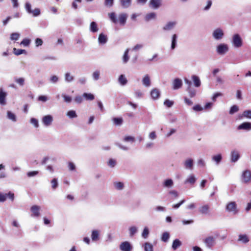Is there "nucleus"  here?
<instances>
[{
    "label": "nucleus",
    "mask_w": 251,
    "mask_h": 251,
    "mask_svg": "<svg viewBox=\"0 0 251 251\" xmlns=\"http://www.w3.org/2000/svg\"><path fill=\"white\" fill-rule=\"evenodd\" d=\"M109 17L112 22L116 23L117 22L115 13L114 12H111L108 14Z\"/></svg>",
    "instance_id": "obj_52"
},
{
    "label": "nucleus",
    "mask_w": 251,
    "mask_h": 251,
    "mask_svg": "<svg viewBox=\"0 0 251 251\" xmlns=\"http://www.w3.org/2000/svg\"><path fill=\"white\" fill-rule=\"evenodd\" d=\"M90 31L93 33H95L98 31L99 27L97 24L95 22H92L90 23Z\"/></svg>",
    "instance_id": "obj_30"
},
{
    "label": "nucleus",
    "mask_w": 251,
    "mask_h": 251,
    "mask_svg": "<svg viewBox=\"0 0 251 251\" xmlns=\"http://www.w3.org/2000/svg\"><path fill=\"white\" fill-rule=\"evenodd\" d=\"M30 43V40L28 39H24L21 42V45H22L24 46H28Z\"/></svg>",
    "instance_id": "obj_61"
},
{
    "label": "nucleus",
    "mask_w": 251,
    "mask_h": 251,
    "mask_svg": "<svg viewBox=\"0 0 251 251\" xmlns=\"http://www.w3.org/2000/svg\"><path fill=\"white\" fill-rule=\"evenodd\" d=\"M241 180L242 183H249L251 182V172L247 170L243 172Z\"/></svg>",
    "instance_id": "obj_6"
},
{
    "label": "nucleus",
    "mask_w": 251,
    "mask_h": 251,
    "mask_svg": "<svg viewBox=\"0 0 251 251\" xmlns=\"http://www.w3.org/2000/svg\"><path fill=\"white\" fill-rule=\"evenodd\" d=\"M129 51V49H126L125 51V52L122 57V62L123 64H126L129 59V56L128 55Z\"/></svg>",
    "instance_id": "obj_28"
},
{
    "label": "nucleus",
    "mask_w": 251,
    "mask_h": 251,
    "mask_svg": "<svg viewBox=\"0 0 251 251\" xmlns=\"http://www.w3.org/2000/svg\"><path fill=\"white\" fill-rule=\"evenodd\" d=\"M127 18V15L126 14L122 13L119 15V21L120 24L122 25H124L126 23V21Z\"/></svg>",
    "instance_id": "obj_24"
},
{
    "label": "nucleus",
    "mask_w": 251,
    "mask_h": 251,
    "mask_svg": "<svg viewBox=\"0 0 251 251\" xmlns=\"http://www.w3.org/2000/svg\"><path fill=\"white\" fill-rule=\"evenodd\" d=\"M230 157L231 161L236 162L240 158L239 152L236 150H232L230 153Z\"/></svg>",
    "instance_id": "obj_14"
},
{
    "label": "nucleus",
    "mask_w": 251,
    "mask_h": 251,
    "mask_svg": "<svg viewBox=\"0 0 251 251\" xmlns=\"http://www.w3.org/2000/svg\"><path fill=\"white\" fill-rule=\"evenodd\" d=\"M15 81L19 84L20 86H23L25 83V79L23 77H15L14 78Z\"/></svg>",
    "instance_id": "obj_50"
},
{
    "label": "nucleus",
    "mask_w": 251,
    "mask_h": 251,
    "mask_svg": "<svg viewBox=\"0 0 251 251\" xmlns=\"http://www.w3.org/2000/svg\"><path fill=\"white\" fill-rule=\"evenodd\" d=\"M200 213L203 215H208L210 214V206L209 204H204L199 208Z\"/></svg>",
    "instance_id": "obj_10"
},
{
    "label": "nucleus",
    "mask_w": 251,
    "mask_h": 251,
    "mask_svg": "<svg viewBox=\"0 0 251 251\" xmlns=\"http://www.w3.org/2000/svg\"><path fill=\"white\" fill-rule=\"evenodd\" d=\"M142 84L146 87H149L151 85V78L149 75L147 74L144 75L142 78Z\"/></svg>",
    "instance_id": "obj_18"
},
{
    "label": "nucleus",
    "mask_w": 251,
    "mask_h": 251,
    "mask_svg": "<svg viewBox=\"0 0 251 251\" xmlns=\"http://www.w3.org/2000/svg\"><path fill=\"white\" fill-rule=\"evenodd\" d=\"M164 104L168 107H171L174 104V101L169 100H166L164 101Z\"/></svg>",
    "instance_id": "obj_60"
},
{
    "label": "nucleus",
    "mask_w": 251,
    "mask_h": 251,
    "mask_svg": "<svg viewBox=\"0 0 251 251\" xmlns=\"http://www.w3.org/2000/svg\"><path fill=\"white\" fill-rule=\"evenodd\" d=\"M229 50L228 46L227 44L225 43H221L219 44L216 49L217 53L221 55H225L226 53Z\"/></svg>",
    "instance_id": "obj_3"
},
{
    "label": "nucleus",
    "mask_w": 251,
    "mask_h": 251,
    "mask_svg": "<svg viewBox=\"0 0 251 251\" xmlns=\"http://www.w3.org/2000/svg\"><path fill=\"white\" fill-rule=\"evenodd\" d=\"M151 96L153 100H157L160 96V92L158 89L153 88L151 91Z\"/></svg>",
    "instance_id": "obj_19"
},
{
    "label": "nucleus",
    "mask_w": 251,
    "mask_h": 251,
    "mask_svg": "<svg viewBox=\"0 0 251 251\" xmlns=\"http://www.w3.org/2000/svg\"><path fill=\"white\" fill-rule=\"evenodd\" d=\"M59 78L56 75H52L50 78V81L52 83H55L58 82Z\"/></svg>",
    "instance_id": "obj_63"
},
{
    "label": "nucleus",
    "mask_w": 251,
    "mask_h": 251,
    "mask_svg": "<svg viewBox=\"0 0 251 251\" xmlns=\"http://www.w3.org/2000/svg\"><path fill=\"white\" fill-rule=\"evenodd\" d=\"M174 186V181L172 179H165L163 183V186L167 188H171Z\"/></svg>",
    "instance_id": "obj_25"
},
{
    "label": "nucleus",
    "mask_w": 251,
    "mask_h": 251,
    "mask_svg": "<svg viewBox=\"0 0 251 251\" xmlns=\"http://www.w3.org/2000/svg\"><path fill=\"white\" fill-rule=\"evenodd\" d=\"M197 164L199 167H204L205 166V162L203 159L200 158L198 160Z\"/></svg>",
    "instance_id": "obj_58"
},
{
    "label": "nucleus",
    "mask_w": 251,
    "mask_h": 251,
    "mask_svg": "<svg viewBox=\"0 0 251 251\" xmlns=\"http://www.w3.org/2000/svg\"><path fill=\"white\" fill-rule=\"evenodd\" d=\"M212 36L215 40L220 41L224 36V30L221 28H217L213 31Z\"/></svg>",
    "instance_id": "obj_5"
},
{
    "label": "nucleus",
    "mask_w": 251,
    "mask_h": 251,
    "mask_svg": "<svg viewBox=\"0 0 251 251\" xmlns=\"http://www.w3.org/2000/svg\"><path fill=\"white\" fill-rule=\"evenodd\" d=\"M30 123L32 124L36 128L38 127L39 126L38 120L34 118H32L30 119Z\"/></svg>",
    "instance_id": "obj_55"
},
{
    "label": "nucleus",
    "mask_w": 251,
    "mask_h": 251,
    "mask_svg": "<svg viewBox=\"0 0 251 251\" xmlns=\"http://www.w3.org/2000/svg\"><path fill=\"white\" fill-rule=\"evenodd\" d=\"M100 72L97 70L92 74V77L94 80H98L100 78Z\"/></svg>",
    "instance_id": "obj_51"
},
{
    "label": "nucleus",
    "mask_w": 251,
    "mask_h": 251,
    "mask_svg": "<svg viewBox=\"0 0 251 251\" xmlns=\"http://www.w3.org/2000/svg\"><path fill=\"white\" fill-rule=\"evenodd\" d=\"M121 5L123 8L129 7L131 3V0H120Z\"/></svg>",
    "instance_id": "obj_37"
},
{
    "label": "nucleus",
    "mask_w": 251,
    "mask_h": 251,
    "mask_svg": "<svg viewBox=\"0 0 251 251\" xmlns=\"http://www.w3.org/2000/svg\"><path fill=\"white\" fill-rule=\"evenodd\" d=\"M30 210L32 212L31 216L33 217H38L40 215V207L39 206L34 205L31 207Z\"/></svg>",
    "instance_id": "obj_12"
},
{
    "label": "nucleus",
    "mask_w": 251,
    "mask_h": 251,
    "mask_svg": "<svg viewBox=\"0 0 251 251\" xmlns=\"http://www.w3.org/2000/svg\"><path fill=\"white\" fill-rule=\"evenodd\" d=\"M6 96V93L4 92L1 88L0 89V104L1 105H5V97Z\"/></svg>",
    "instance_id": "obj_26"
},
{
    "label": "nucleus",
    "mask_w": 251,
    "mask_h": 251,
    "mask_svg": "<svg viewBox=\"0 0 251 251\" xmlns=\"http://www.w3.org/2000/svg\"><path fill=\"white\" fill-rule=\"evenodd\" d=\"M182 86V81L179 78H176L173 82V88L174 90H177L180 88Z\"/></svg>",
    "instance_id": "obj_17"
},
{
    "label": "nucleus",
    "mask_w": 251,
    "mask_h": 251,
    "mask_svg": "<svg viewBox=\"0 0 251 251\" xmlns=\"http://www.w3.org/2000/svg\"><path fill=\"white\" fill-rule=\"evenodd\" d=\"M240 119H242L243 117L246 118L251 119V110H245L243 112L242 114L239 116Z\"/></svg>",
    "instance_id": "obj_39"
},
{
    "label": "nucleus",
    "mask_w": 251,
    "mask_h": 251,
    "mask_svg": "<svg viewBox=\"0 0 251 251\" xmlns=\"http://www.w3.org/2000/svg\"><path fill=\"white\" fill-rule=\"evenodd\" d=\"M239 110V107L236 105L232 106L230 109L229 113L231 115L238 112Z\"/></svg>",
    "instance_id": "obj_49"
},
{
    "label": "nucleus",
    "mask_w": 251,
    "mask_h": 251,
    "mask_svg": "<svg viewBox=\"0 0 251 251\" xmlns=\"http://www.w3.org/2000/svg\"><path fill=\"white\" fill-rule=\"evenodd\" d=\"M51 187L52 189L55 190L58 186L57 179L55 178L52 179L51 181Z\"/></svg>",
    "instance_id": "obj_54"
},
{
    "label": "nucleus",
    "mask_w": 251,
    "mask_h": 251,
    "mask_svg": "<svg viewBox=\"0 0 251 251\" xmlns=\"http://www.w3.org/2000/svg\"><path fill=\"white\" fill-rule=\"evenodd\" d=\"M53 122V117L50 115L44 116L42 119L43 124L46 126H50Z\"/></svg>",
    "instance_id": "obj_9"
},
{
    "label": "nucleus",
    "mask_w": 251,
    "mask_h": 251,
    "mask_svg": "<svg viewBox=\"0 0 251 251\" xmlns=\"http://www.w3.org/2000/svg\"><path fill=\"white\" fill-rule=\"evenodd\" d=\"M149 229L148 227L146 226L144 228L143 232L142 233V236L144 239H147L149 235Z\"/></svg>",
    "instance_id": "obj_44"
},
{
    "label": "nucleus",
    "mask_w": 251,
    "mask_h": 251,
    "mask_svg": "<svg viewBox=\"0 0 251 251\" xmlns=\"http://www.w3.org/2000/svg\"><path fill=\"white\" fill-rule=\"evenodd\" d=\"M226 209L228 212H232L233 214H236L238 212L237 204L235 201L228 202L226 206Z\"/></svg>",
    "instance_id": "obj_7"
},
{
    "label": "nucleus",
    "mask_w": 251,
    "mask_h": 251,
    "mask_svg": "<svg viewBox=\"0 0 251 251\" xmlns=\"http://www.w3.org/2000/svg\"><path fill=\"white\" fill-rule=\"evenodd\" d=\"M196 181V178L193 174L189 175L185 179L184 183L185 184L189 183L190 184H194Z\"/></svg>",
    "instance_id": "obj_23"
},
{
    "label": "nucleus",
    "mask_w": 251,
    "mask_h": 251,
    "mask_svg": "<svg viewBox=\"0 0 251 251\" xmlns=\"http://www.w3.org/2000/svg\"><path fill=\"white\" fill-rule=\"evenodd\" d=\"M142 247L144 251H153V245L150 243L146 242L143 244Z\"/></svg>",
    "instance_id": "obj_32"
},
{
    "label": "nucleus",
    "mask_w": 251,
    "mask_h": 251,
    "mask_svg": "<svg viewBox=\"0 0 251 251\" xmlns=\"http://www.w3.org/2000/svg\"><path fill=\"white\" fill-rule=\"evenodd\" d=\"M222 158V154L218 153L213 155L211 157V160L216 165H218L221 162Z\"/></svg>",
    "instance_id": "obj_20"
},
{
    "label": "nucleus",
    "mask_w": 251,
    "mask_h": 251,
    "mask_svg": "<svg viewBox=\"0 0 251 251\" xmlns=\"http://www.w3.org/2000/svg\"><path fill=\"white\" fill-rule=\"evenodd\" d=\"M156 17V14L154 12H151L147 14L145 17V19L146 21L149 22L151 20L155 19Z\"/></svg>",
    "instance_id": "obj_35"
},
{
    "label": "nucleus",
    "mask_w": 251,
    "mask_h": 251,
    "mask_svg": "<svg viewBox=\"0 0 251 251\" xmlns=\"http://www.w3.org/2000/svg\"><path fill=\"white\" fill-rule=\"evenodd\" d=\"M183 166L185 169L192 170L194 168V160L191 158H188L183 161Z\"/></svg>",
    "instance_id": "obj_8"
},
{
    "label": "nucleus",
    "mask_w": 251,
    "mask_h": 251,
    "mask_svg": "<svg viewBox=\"0 0 251 251\" xmlns=\"http://www.w3.org/2000/svg\"><path fill=\"white\" fill-rule=\"evenodd\" d=\"M39 174V172L37 171H34L29 172L27 173V176L29 177L34 176Z\"/></svg>",
    "instance_id": "obj_62"
},
{
    "label": "nucleus",
    "mask_w": 251,
    "mask_h": 251,
    "mask_svg": "<svg viewBox=\"0 0 251 251\" xmlns=\"http://www.w3.org/2000/svg\"><path fill=\"white\" fill-rule=\"evenodd\" d=\"M107 164L110 167L113 168L116 164V161L113 159H110L107 163Z\"/></svg>",
    "instance_id": "obj_59"
},
{
    "label": "nucleus",
    "mask_w": 251,
    "mask_h": 251,
    "mask_svg": "<svg viewBox=\"0 0 251 251\" xmlns=\"http://www.w3.org/2000/svg\"><path fill=\"white\" fill-rule=\"evenodd\" d=\"M181 245V242L178 239H176L173 241L172 248L174 250H176Z\"/></svg>",
    "instance_id": "obj_40"
},
{
    "label": "nucleus",
    "mask_w": 251,
    "mask_h": 251,
    "mask_svg": "<svg viewBox=\"0 0 251 251\" xmlns=\"http://www.w3.org/2000/svg\"><path fill=\"white\" fill-rule=\"evenodd\" d=\"M20 37V34L18 33H13L11 34L10 39L11 40H17Z\"/></svg>",
    "instance_id": "obj_57"
},
{
    "label": "nucleus",
    "mask_w": 251,
    "mask_h": 251,
    "mask_svg": "<svg viewBox=\"0 0 251 251\" xmlns=\"http://www.w3.org/2000/svg\"><path fill=\"white\" fill-rule=\"evenodd\" d=\"M187 91L188 92L191 98L194 97L196 95V90L193 88H187Z\"/></svg>",
    "instance_id": "obj_43"
},
{
    "label": "nucleus",
    "mask_w": 251,
    "mask_h": 251,
    "mask_svg": "<svg viewBox=\"0 0 251 251\" xmlns=\"http://www.w3.org/2000/svg\"><path fill=\"white\" fill-rule=\"evenodd\" d=\"M113 185L114 188L118 190H122L124 188V184L122 182H115Z\"/></svg>",
    "instance_id": "obj_38"
},
{
    "label": "nucleus",
    "mask_w": 251,
    "mask_h": 251,
    "mask_svg": "<svg viewBox=\"0 0 251 251\" xmlns=\"http://www.w3.org/2000/svg\"><path fill=\"white\" fill-rule=\"evenodd\" d=\"M149 139L151 140H154L156 139L157 135L154 131L151 132L148 135Z\"/></svg>",
    "instance_id": "obj_53"
},
{
    "label": "nucleus",
    "mask_w": 251,
    "mask_h": 251,
    "mask_svg": "<svg viewBox=\"0 0 251 251\" xmlns=\"http://www.w3.org/2000/svg\"><path fill=\"white\" fill-rule=\"evenodd\" d=\"M177 36L176 34H174L172 36L171 46V48L172 50H174L176 46Z\"/></svg>",
    "instance_id": "obj_29"
},
{
    "label": "nucleus",
    "mask_w": 251,
    "mask_h": 251,
    "mask_svg": "<svg viewBox=\"0 0 251 251\" xmlns=\"http://www.w3.org/2000/svg\"><path fill=\"white\" fill-rule=\"evenodd\" d=\"M112 121L114 124L116 126H121L123 122L122 118H113Z\"/></svg>",
    "instance_id": "obj_42"
},
{
    "label": "nucleus",
    "mask_w": 251,
    "mask_h": 251,
    "mask_svg": "<svg viewBox=\"0 0 251 251\" xmlns=\"http://www.w3.org/2000/svg\"><path fill=\"white\" fill-rule=\"evenodd\" d=\"M108 41V38L107 35L103 33L100 34L98 37V42L100 45H104Z\"/></svg>",
    "instance_id": "obj_21"
},
{
    "label": "nucleus",
    "mask_w": 251,
    "mask_h": 251,
    "mask_svg": "<svg viewBox=\"0 0 251 251\" xmlns=\"http://www.w3.org/2000/svg\"><path fill=\"white\" fill-rule=\"evenodd\" d=\"M170 238V234L168 232H164L161 236V240L163 242H167Z\"/></svg>",
    "instance_id": "obj_45"
},
{
    "label": "nucleus",
    "mask_w": 251,
    "mask_h": 251,
    "mask_svg": "<svg viewBox=\"0 0 251 251\" xmlns=\"http://www.w3.org/2000/svg\"><path fill=\"white\" fill-rule=\"evenodd\" d=\"M250 241L249 236L245 234H241L238 236V241L241 242L244 244L248 243Z\"/></svg>",
    "instance_id": "obj_22"
},
{
    "label": "nucleus",
    "mask_w": 251,
    "mask_h": 251,
    "mask_svg": "<svg viewBox=\"0 0 251 251\" xmlns=\"http://www.w3.org/2000/svg\"><path fill=\"white\" fill-rule=\"evenodd\" d=\"M237 129L249 131L251 130V123L250 122H244L238 126Z\"/></svg>",
    "instance_id": "obj_15"
},
{
    "label": "nucleus",
    "mask_w": 251,
    "mask_h": 251,
    "mask_svg": "<svg viewBox=\"0 0 251 251\" xmlns=\"http://www.w3.org/2000/svg\"><path fill=\"white\" fill-rule=\"evenodd\" d=\"M113 4V0H105L104 5L107 7H111Z\"/></svg>",
    "instance_id": "obj_64"
},
{
    "label": "nucleus",
    "mask_w": 251,
    "mask_h": 251,
    "mask_svg": "<svg viewBox=\"0 0 251 251\" xmlns=\"http://www.w3.org/2000/svg\"><path fill=\"white\" fill-rule=\"evenodd\" d=\"M120 249L122 251H131L132 247L128 242L125 241L121 244Z\"/></svg>",
    "instance_id": "obj_13"
},
{
    "label": "nucleus",
    "mask_w": 251,
    "mask_h": 251,
    "mask_svg": "<svg viewBox=\"0 0 251 251\" xmlns=\"http://www.w3.org/2000/svg\"><path fill=\"white\" fill-rule=\"evenodd\" d=\"M203 242L207 248L211 249L216 245V237L213 236H208L203 239Z\"/></svg>",
    "instance_id": "obj_2"
},
{
    "label": "nucleus",
    "mask_w": 251,
    "mask_h": 251,
    "mask_svg": "<svg viewBox=\"0 0 251 251\" xmlns=\"http://www.w3.org/2000/svg\"><path fill=\"white\" fill-rule=\"evenodd\" d=\"M13 52L16 55H19L23 53H25L26 50L22 49H17L16 48L13 49Z\"/></svg>",
    "instance_id": "obj_46"
},
{
    "label": "nucleus",
    "mask_w": 251,
    "mask_h": 251,
    "mask_svg": "<svg viewBox=\"0 0 251 251\" xmlns=\"http://www.w3.org/2000/svg\"><path fill=\"white\" fill-rule=\"evenodd\" d=\"M7 118L13 122H16L17 121L16 115L10 111H8L7 112Z\"/></svg>",
    "instance_id": "obj_34"
},
{
    "label": "nucleus",
    "mask_w": 251,
    "mask_h": 251,
    "mask_svg": "<svg viewBox=\"0 0 251 251\" xmlns=\"http://www.w3.org/2000/svg\"><path fill=\"white\" fill-rule=\"evenodd\" d=\"M138 231V228L135 226H132L129 228V235L130 237H132L136 234Z\"/></svg>",
    "instance_id": "obj_41"
},
{
    "label": "nucleus",
    "mask_w": 251,
    "mask_h": 251,
    "mask_svg": "<svg viewBox=\"0 0 251 251\" xmlns=\"http://www.w3.org/2000/svg\"><path fill=\"white\" fill-rule=\"evenodd\" d=\"M66 115L71 119L76 118L77 117V114L75 111L72 110L69 111L67 113Z\"/></svg>",
    "instance_id": "obj_47"
},
{
    "label": "nucleus",
    "mask_w": 251,
    "mask_h": 251,
    "mask_svg": "<svg viewBox=\"0 0 251 251\" xmlns=\"http://www.w3.org/2000/svg\"><path fill=\"white\" fill-rule=\"evenodd\" d=\"M162 0H150L149 1V6L154 9L159 8L162 5Z\"/></svg>",
    "instance_id": "obj_11"
},
{
    "label": "nucleus",
    "mask_w": 251,
    "mask_h": 251,
    "mask_svg": "<svg viewBox=\"0 0 251 251\" xmlns=\"http://www.w3.org/2000/svg\"><path fill=\"white\" fill-rule=\"evenodd\" d=\"M124 141L125 142H129L133 143L135 141V138L134 137L130 136H127L125 137L124 138Z\"/></svg>",
    "instance_id": "obj_56"
},
{
    "label": "nucleus",
    "mask_w": 251,
    "mask_h": 251,
    "mask_svg": "<svg viewBox=\"0 0 251 251\" xmlns=\"http://www.w3.org/2000/svg\"><path fill=\"white\" fill-rule=\"evenodd\" d=\"M25 9L28 14L32 15L34 17H37L40 15V10L38 8H36L34 10L31 9V4L27 2L25 4Z\"/></svg>",
    "instance_id": "obj_1"
},
{
    "label": "nucleus",
    "mask_w": 251,
    "mask_h": 251,
    "mask_svg": "<svg viewBox=\"0 0 251 251\" xmlns=\"http://www.w3.org/2000/svg\"><path fill=\"white\" fill-rule=\"evenodd\" d=\"M83 97L87 100H93L95 98L94 96L91 93H84L83 94Z\"/></svg>",
    "instance_id": "obj_48"
},
{
    "label": "nucleus",
    "mask_w": 251,
    "mask_h": 251,
    "mask_svg": "<svg viewBox=\"0 0 251 251\" xmlns=\"http://www.w3.org/2000/svg\"><path fill=\"white\" fill-rule=\"evenodd\" d=\"M231 43L235 48H239L241 47L243 45V41L240 35L238 34L233 35Z\"/></svg>",
    "instance_id": "obj_4"
},
{
    "label": "nucleus",
    "mask_w": 251,
    "mask_h": 251,
    "mask_svg": "<svg viewBox=\"0 0 251 251\" xmlns=\"http://www.w3.org/2000/svg\"><path fill=\"white\" fill-rule=\"evenodd\" d=\"M192 79L193 81L195 87H199L201 86V82L200 78L198 76L196 75H193L192 76Z\"/></svg>",
    "instance_id": "obj_31"
},
{
    "label": "nucleus",
    "mask_w": 251,
    "mask_h": 251,
    "mask_svg": "<svg viewBox=\"0 0 251 251\" xmlns=\"http://www.w3.org/2000/svg\"><path fill=\"white\" fill-rule=\"evenodd\" d=\"M118 82L122 86H124L126 84L127 80L125 75H121L119 76Z\"/></svg>",
    "instance_id": "obj_33"
},
{
    "label": "nucleus",
    "mask_w": 251,
    "mask_h": 251,
    "mask_svg": "<svg viewBox=\"0 0 251 251\" xmlns=\"http://www.w3.org/2000/svg\"><path fill=\"white\" fill-rule=\"evenodd\" d=\"M176 23V21H170L163 27V29L165 31L171 30L175 27Z\"/></svg>",
    "instance_id": "obj_16"
},
{
    "label": "nucleus",
    "mask_w": 251,
    "mask_h": 251,
    "mask_svg": "<svg viewBox=\"0 0 251 251\" xmlns=\"http://www.w3.org/2000/svg\"><path fill=\"white\" fill-rule=\"evenodd\" d=\"M100 231L98 230H94L92 232L91 238L92 241H96L99 240Z\"/></svg>",
    "instance_id": "obj_36"
},
{
    "label": "nucleus",
    "mask_w": 251,
    "mask_h": 251,
    "mask_svg": "<svg viewBox=\"0 0 251 251\" xmlns=\"http://www.w3.org/2000/svg\"><path fill=\"white\" fill-rule=\"evenodd\" d=\"M65 80L67 82H71L74 80V76L70 72H66L64 75Z\"/></svg>",
    "instance_id": "obj_27"
}]
</instances>
